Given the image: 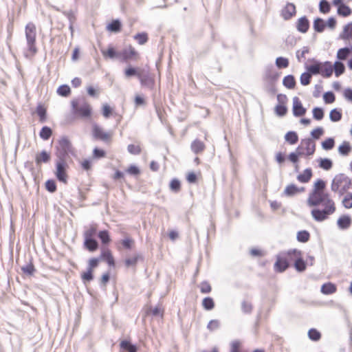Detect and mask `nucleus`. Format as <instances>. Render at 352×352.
Returning a JSON list of instances; mask_svg holds the SVG:
<instances>
[{"instance_id": "1", "label": "nucleus", "mask_w": 352, "mask_h": 352, "mask_svg": "<svg viewBox=\"0 0 352 352\" xmlns=\"http://www.w3.org/2000/svg\"><path fill=\"white\" fill-rule=\"evenodd\" d=\"M325 182L321 179H317L307 200V205L314 208L311 211L312 217L318 222L327 219L336 210L335 201L325 192Z\"/></svg>"}, {"instance_id": "2", "label": "nucleus", "mask_w": 352, "mask_h": 352, "mask_svg": "<svg viewBox=\"0 0 352 352\" xmlns=\"http://www.w3.org/2000/svg\"><path fill=\"white\" fill-rule=\"evenodd\" d=\"M315 151L316 143L310 138L302 139L295 152L289 153L288 160L294 165L295 169L297 170L299 168V157H308L313 155Z\"/></svg>"}, {"instance_id": "3", "label": "nucleus", "mask_w": 352, "mask_h": 352, "mask_svg": "<svg viewBox=\"0 0 352 352\" xmlns=\"http://www.w3.org/2000/svg\"><path fill=\"white\" fill-rule=\"evenodd\" d=\"M25 34L27 41L26 58H33L38 52L36 47V27L32 22H29L25 27Z\"/></svg>"}, {"instance_id": "4", "label": "nucleus", "mask_w": 352, "mask_h": 352, "mask_svg": "<svg viewBox=\"0 0 352 352\" xmlns=\"http://www.w3.org/2000/svg\"><path fill=\"white\" fill-rule=\"evenodd\" d=\"M73 114L78 118L90 120L93 110L91 104L85 100L74 99L71 101Z\"/></svg>"}, {"instance_id": "5", "label": "nucleus", "mask_w": 352, "mask_h": 352, "mask_svg": "<svg viewBox=\"0 0 352 352\" xmlns=\"http://www.w3.org/2000/svg\"><path fill=\"white\" fill-rule=\"evenodd\" d=\"M352 186L351 179L343 173L338 174L333 178L331 188V190L342 195Z\"/></svg>"}, {"instance_id": "6", "label": "nucleus", "mask_w": 352, "mask_h": 352, "mask_svg": "<svg viewBox=\"0 0 352 352\" xmlns=\"http://www.w3.org/2000/svg\"><path fill=\"white\" fill-rule=\"evenodd\" d=\"M91 133L94 138L97 140H100L107 144H110L112 142L113 133L112 131H106L98 124L95 123L92 125Z\"/></svg>"}, {"instance_id": "7", "label": "nucleus", "mask_w": 352, "mask_h": 352, "mask_svg": "<svg viewBox=\"0 0 352 352\" xmlns=\"http://www.w3.org/2000/svg\"><path fill=\"white\" fill-rule=\"evenodd\" d=\"M73 152L72 144L67 137H61L56 146V155L58 159H65L66 156Z\"/></svg>"}, {"instance_id": "8", "label": "nucleus", "mask_w": 352, "mask_h": 352, "mask_svg": "<svg viewBox=\"0 0 352 352\" xmlns=\"http://www.w3.org/2000/svg\"><path fill=\"white\" fill-rule=\"evenodd\" d=\"M69 168V165L67 163L65 159H58L56 162V171L55 175L57 179L63 182V184L67 183L68 179V174L67 169Z\"/></svg>"}, {"instance_id": "9", "label": "nucleus", "mask_w": 352, "mask_h": 352, "mask_svg": "<svg viewBox=\"0 0 352 352\" xmlns=\"http://www.w3.org/2000/svg\"><path fill=\"white\" fill-rule=\"evenodd\" d=\"M139 52L131 45L119 52V60L124 63H129L131 60L137 61L140 60Z\"/></svg>"}, {"instance_id": "10", "label": "nucleus", "mask_w": 352, "mask_h": 352, "mask_svg": "<svg viewBox=\"0 0 352 352\" xmlns=\"http://www.w3.org/2000/svg\"><path fill=\"white\" fill-rule=\"evenodd\" d=\"M290 261L294 262V267L298 272H303L306 270L307 265L302 258L301 251L298 250H289Z\"/></svg>"}, {"instance_id": "11", "label": "nucleus", "mask_w": 352, "mask_h": 352, "mask_svg": "<svg viewBox=\"0 0 352 352\" xmlns=\"http://www.w3.org/2000/svg\"><path fill=\"white\" fill-rule=\"evenodd\" d=\"M289 251L282 255H278L274 265L275 272L281 273L285 271L289 265Z\"/></svg>"}, {"instance_id": "12", "label": "nucleus", "mask_w": 352, "mask_h": 352, "mask_svg": "<svg viewBox=\"0 0 352 352\" xmlns=\"http://www.w3.org/2000/svg\"><path fill=\"white\" fill-rule=\"evenodd\" d=\"M278 104L274 107L275 113L278 116H284L287 113V107L286 106L288 98L286 95L279 94L277 95Z\"/></svg>"}, {"instance_id": "13", "label": "nucleus", "mask_w": 352, "mask_h": 352, "mask_svg": "<svg viewBox=\"0 0 352 352\" xmlns=\"http://www.w3.org/2000/svg\"><path fill=\"white\" fill-rule=\"evenodd\" d=\"M332 4L337 8L338 16L346 18L352 14V9L344 3V0H332Z\"/></svg>"}, {"instance_id": "14", "label": "nucleus", "mask_w": 352, "mask_h": 352, "mask_svg": "<svg viewBox=\"0 0 352 352\" xmlns=\"http://www.w3.org/2000/svg\"><path fill=\"white\" fill-rule=\"evenodd\" d=\"M336 58L340 60H346L349 59L347 65L349 68L352 70V47L340 48L337 52Z\"/></svg>"}, {"instance_id": "15", "label": "nucleus", "mask_w": 352, "mask_h": 352, "mask_svg": "<svg viewBox=\"0 0 352 352\" xmlns=\"http://www.w3.org/2000/svg\"><path fill=\"white\" fill-rule=\"evenodd\" d=\"M293 113L296 117L302 116L306 113V109L302 106L300 100L298 97L293 98Z\"/></svg>"}, {"instance_id": "16", "label": "nucleus", "mask_w": 352, "mask_h": 352, "mask_svg": "<svg viewBox=\"0 0 352 352\" xmlns=\"http://www.w3.org/2000/svg\"><path fill=\"white\" fill-rule=\"evenodd\" d=\"M296 13V6L294 4L288 3L281 11V16L285 20H289L292 18Z\"/></svg>"}, {"instance_id": "17", "label": "nucleus", "mask_w": 352, "mask_h": 352, "mask_svg": "<svg viewBox=\"0 0 352 352\" xmlns=\"http://www.w3.org/2000/svg\"><path fill=\"white\" fill-rule=\"evenodd\" d=\"M305 190L304 187H298L296 184H290L285 187L283 193L287 197H292Z\"/></svg>"}, {"instance_id": "18", "label": "nucleus", "mask_w": 352, "mask_h": 352, "mask_svg": "<svg viewBox=\"0 0 352 352\" xmlns=\"http://www.w3.org/2000/svg\"><path fill=\"white\" fill-rule=\"evenodd\" d=\"M100 258L105 261L109 266H115V259L109 249L102 248L101 249Z\"/></svg>"}, {"instance_id": "19", "label": "nucleus", "mask_w": 352, "mask_h": 352, "mask_svg": "<svg viewBox=\"0 0 352 352\" xmlns=\"http://www.w3.org/2000/svg\"><path fill=\"white\" fill-rule=\"evenodd\" d=\"M352 220L349 215H341L337 220V225L341 230H346L351 226Z\"/></svg>"}, {"instance_id": "20", "label": "nucleus", "mask_w": 352, "mask_h": 352, "mask_svg": "<svg viewBox=\"0 0 352 352\" xmlns=\"http://www.w3.org/2000/svg\"><path fill=\"white\" fill-rule=\"evenodd\" d=\"M51 159V155L46 151H42L37 153L35 155V162L36 166H41L42 163H47Z\"/></svg>"}, {"instance_id": "21", "label": "nucleus", "mask_w": 352, "mask_h": 352, "mask_svg": "<svg viewBox=\"0 0 352 352\" xmlns=\"http://www.w3.org/2000/svg\"><path fill=\"white\" fill-rule=\"evenodd\" d=\"M120 352H138V347L126 340L120 342Z\"/></svg>"}, {"instance_id": "22", "label": "nucleus", "mask_w": 352, "mask_h": 352, "mask_svg": "<svg viewBox=\"0 0 352 352\" xmlns=\"http://www.w3.org/2000/svg\"><path fill=\"white\" fill-rule=\"evenodd\" d=\"M101 53L104 58L119 59V52L113 46L109 45L107 49L102 50Z\"/></svg>"}, {"instance_id": "23", "label": "nucleus", "mask_w": 352, "mask_h": 352, "mask_svg": "<svg viewBox=\"0 0 352 352\" xmlns=\"http://www.w3.org/2000/svg\"><path fill=\"white\" fill-rule=\"evenodd\" d=\"M296 28L298 32L306 33L309 28V21L306 16L300 17L296 22Z\"/></svg>"}, {"instance_id": "24", "label": "nucleus", "mask_w": 352, "mask_h": 352, "mask_svg": "<svg viewBox=\"0 0 352 352\" xmlns=\"http://www.w3.org/2000/svg\"><path fill=\"white\" fill-rule=\"evenodd\" d=\"M333 66L331 62L326 61L321 63L320 75L329 78L333 74Z\"/></svg>"}, {"instance_id": "25", "label": "nucleus", "mask_w": 352, "mask_h": 352, "mask_svg": "<svg viewBox=\"0 0 352 352\" xmlns=\"http://www.w3.org/2000/svg\"><path fill=\"white\" fill-rule=\"evenodd\" d=\"M192 151L195 154L203 153L206 149V144L199 139H195L190 145Z\"/></svg>"}, {"instance_id": "26", "label": "nucleus", "mask_w": 352, "mask_h": 352, "mask_svg": "<svg viewBox=\"0 0 352 352\" xmlns=\"http://www.w3.org/2000/svg\"><path fill=\"white\" fill-rule=\"evenodd\" d=\"M313 176V172L311 168H307L305 169L302 173H300L297 176V179L300 183H308Z\"/></svg>"}, {"instance_id": "27", "label": "nucleus", "mask_w": 352, "mask_h": 352, "mask_svg": "<svg viewBox=\"0 0 352 352\" xmlns=\"http://www.w3.org/2000/svg\"><path fill=\"white\" fill-rule=\"evenodd\" d=\"M320 291L324 295H331L336 292L337 286L333 283L328 282L321 286Z\"/></svg>"}, {"instance_id": "28", "label": "nucleus", "mask_w": 352, "mask_h": 352, "mask_svg": "<svg viewBox=\"0 0 352 352\" xmlns=\"http://www.w3.org/2000/svg\"><path fill=\"white\" fill-rule=\"evenodd\" d=\"M338 151L340 155L342 156H348L352 151V146L349 142L344 141L338 146Z\"/></svg>"}, {"instance_id": "29", "label": "nucleus", "mask_w": 352, "mask_h": 352, "mask_svg": "<svg viewBox=\"0 0 352 352\" xmlns=\"http://www.w3.org/2000/svg\"><path fill=\"white\" fill-rule=\"evenodd\" d=\"M327 27L326 21L321 18H316L313 23V28L315 32L321 33L324 31Z\"/></svg>"}, {"instance_id": "30", "label": "nucleus", "mask_w": 352, "mask_h": 352, "mask_svg": "<svg viewBox=\"0 0 352 352\" xmlns=\"http://www.w3.org/2000/svg\"><path fill=\"white\" fill-rule=\"evenodd\" d=\"M342 61L343 60H340L338 59V60H336L334 64L332 65L333 72H334L335 76L336 77H339L345 72V66Z\"/></svg>"}, {"instance_id": "31", "label": "nucleus", "mask_w": 352, "mask_h": 352, "mask_svg": "<svg viewBox=\"0 0 352 352\" xmlns=\"http://www.w3.org/2000/svg\"><path fill=\"white\" fill-rule=\"evenodd\" d=\"M36 113L39 117L41 122H44L47 120V108L43 104H38L36 108Z\"/></svg>"}, {"instance_id": "32", "label": "nucleus", "mask_w": 352, "mask_h": 352, "mask_svg": "<svg viewBox=\"0 0 352 352\" xmlns=\"http://www.w3.org/2000/svg\"><path fill=\"white\" fill-rule=\"evenodd\" d=\"M340 38L343 40H349L352 38V22L347 23L343 28L340 34Z\"/></svg>"}, {"instance_id": "33", "label": "nucleus", "mask_w": 352, "mask_h": 352, "mask_svg": "<svg viewBox=\"0 0 352 352\" xmlns=\"http://www.w3.org/2000/svg\"><path fill=\"white\" fill-rule=\"evenodd\" d=\"M120 245H121L122 248L124 249L131 250L134 245V240L129 237H126L121 240L119 244L117 245V249L119 251L122 250V248L120 246Z\"/></svg>"}, {"instance_id": "34", "label": "nucleus", "mask_w": 352, "mask_h": 352, "mask_svg": "<svg viewBox=\"0 0 352 352\" xmlns=\"http://www.w3.org/2000/svg\"><path fill=\"white\" fill-rule=\"evenodd\" d=\"M84 245L89 252H94L98 248V243L94 239H85Z\"/></svg>"}, {"instance_id": "35", "label": "nucleus", "mask_w": 352, "mask_h": 352, "mask_svg": "<svg viewBox=\"0 0 352 352\" xmlns=\"http://www.w3.org/2000/svg\"><path fill=\"white\" fill-rule=\"evenodd\" d=\"M283 84L286 88L293 89L296 87V79L294 76L287 75L284 77L283 80Z\"/></svg>"}, {"instance_id": "36", "label": "nucleus", "mask_w": 352, "mask_h": 352, "mask_svg": "<svg viewBox=\"0 0 352 352\" xmlns=\"http://www.w3.org/2000/svg\"><path fill=\"white\" fill-rule=\"evenodd\" d=\"M321 63L317 61H314L312 64H310L307 67V70L311 75L320 74Z\"/></svg>"}, {"instance_id": "37", "label": "nucleus", "mask_w": 352, "mask_h": 352, "mask_svg": "<svg viewBox=\"0 0 352 352\" xmlns=\"http://www.w3.org/2000/svg\"><path fill=\"white\" fill-rule=\"evenodd\" d=\"M141 73L142 72L140 69L136 67H133L131 65L128 66L124 71V76L126 78H130L134 76L138 78Z\"/></svg>"}, {"instance_id": "38", "label": "nucleus", "mask_w": 352, "mask_h": 352, "mask_svg": "<svg viewBox=\"0 0 352 352\" xmlns=\"http://www.w3.org/2000/svg\"><path fill=\"white\" fill-rule=\"evenodd\" d=\"M98 236L103 245H109L111 241L108 230H101L98 233Z\"/></svg>"}, {"instance_id": "39", "label": "nucleus", "mask_w": 352, "mask_h": 352, "mask_svg": "<svg viewBox=\"0 0 352 352\" xmlns=\"http://www.w3.org/2000/svg\"><path fill=\"white\" fill-rule=\"evenodd\" d=\"M140 259H142V256L139 254H135L131 257L126 258L124 260V265L127 267H135Z\"/></svg>"}, {"instance_id": "40", "label": "nucleus", "mask_w": 352, "mask_h": 352, "mask_svg": "<svg viewBox=\"0 0 352 352\" xmlns=\"http://www.w3.org/2000/svg\"><path fill=\"white\" fill-rule=\"evenodd\" d=\"M133 38L138 42L139 45H144L146 44L148 41V35L146 32H140L136 34Z\"/></svg>"}, {"instance_id": "41", "label": "nucleus", "mask_w": 352, "mask_h": 352, "mask_svg": "<svg viewBox=\"0 0 352 352\" xmlns=\"http://www.w3.org/2000/svg\"><path fill=\"white\" fill-rule=\"evenodd\" d=\"M318 7L322 14H326L331 11V4L327 0H320Z\"/></svg>"}, {"instance_id": "42", "label": "nucleus", "mask_w": 352, "mask_h": 352, "mask_svg": "<svg viewBox=\"0 0 352 352\" xmlns=\"http://www.w3.org/2000/svg\"><path fill=\"white\" fill-rule=\"evenodd\" d=\"M285 140L290 144L293 145L298 142V136L294 131H289L285 135Z\"/></svg>"}, {"instance_id": "43", "label": "nucleus", "mask_w": 352, "mask_h": 352, "mask_svg": "<svg viewBox=\"0 0 352 352\" xmlns=\"http://www.w3.org/2000/svg\"><path fill=\"white\" fill-rule=\"evenodd\" d=\"M318 162H319L320 168H321L325 170H330L333 166L332 161L328 158H320L318 160Z\"/></svg>"}, {"instance_id": "44", "label": "nucleus", "mask_w": 352, "mask_h": 352, "mask_svg": "<svg viewBox=\"0 0 352 352\" xmlns=\"http://www.w3.org/2000/svg\"><path fill=\"white\" fill-rule=\"evenodd\" d=\"M107 30L110 32H118L121 30V23L119 20H113L107 27Z\"/></svg>"}, {"instance_id": "45", "label": "nucleus", "mask_w": 352, "mask_h": 352, "mask_svg": "<svg viewBox=\"0 0 352 352\" xmlns=\"http://www.w3.org/2000/svg\"><path fill=\"white\" fill-rule=\"evenodd\" d=\"M341 109H333L329 113V118L332 122H338L342 119Z\"/></svg>"}, {"instance_id": "46", "label": "nucleus", "mask_w": 352, "mask_h": 352, "mask_svg": "<svg viewBox=\"0 0 352 352\" xmlns=\"http://www.w3.org/2000/svg\"><path fill=\"white\" fill-rule=\"evenodd\" d=\"M97 230L96 225H91L84 232L85 239H94L97 233Z\"/></svg>"}, {"instance_id": "47", "label": "nucleus", "mask_w": 352, "mask_h": 352, "mask_svg": "<svg viewBox=\"0 0 352 352\" xmlns=\"http://www.w3.org/2000/svg\"><path fill=\"white\" fill-rule=\"evenodd\" d=\"M201 304L206 310H212L214 307V301L211 297L204 298Z\"/></svg>"}, {"instance_id": "48", "label": "nucleus", "mask_w": 352, "mask_h": 352, "mask_svg": "<svg viewBox=\"0 0 352 352\" xmlns=\"http://www.w3.org/2000/svg\"><path fill=\"white\" fill-rule=\"evenodd\" d=\"M308 337L310 340L314 342H317L321 338V333L316 329H310L308 331Z\"/></svg>"}, {"instance_id": "49", "label": "nucleus", "mask_w": 352, "mask_h": 352, "mask_svg": "<svg viewBox=\"0 0 352 352\" xmlns=\"http://www.w3.org/2000/svg\"><path fill=\"white\" fill-rule=\"evenodd\" d=\"M310 239V234L307 230H301L297 233V240L301 243H306Z\"/></svg>"}, {"instance_id": "50", "label": "nucleus", "mask_w": 352, "mask_h": 352, "mask_svg": "<svg viewBox=\"0 0 352 352\" xmlns=\"http://www.w3.org/2000/svg\"><path fill=\"white\" fill-rule=\"evenodd\" d=\"M52 135V129L48 126H43L39 133L41 138L47 140Z\"/></svg>"}, {"instance_id": "51", "label": "nucleus", "mask_w": 352, "mask_h": 352, "mask_svg": "<svg viewBox=\"0 0 352 352\" xmlns=\"http://www.w3.org/2000/svg\"><path fill=\"white\" fill-rule=\"evenodd\" d=\"M128 151L132 155H139L142 152V148L138 144H129L127 146Z\"/></svg>"}, {"instance_id": "52", "label": "nucleus", "mask_w": 352, "mask_h": 352, "mask_svg": "<svg viewBox=\"0 0 352 352\" xmlns=\"http://www.w3.org/2000/svg\"><path fill=\"white\" fill-rule=\"evenodd\" d=\"M170 189L174 192H178L181 190V182L178 179H173L169 184Z\"/></svg>"}, {"instance_id": "53", "label": "nucleus", "mask_w": 352, "mask_h": 352, "mask_svg": "<svg viewBox=\"0 0 352 352\" xmlns=\"http://www.w3.org/2000/svg\"><path fill=\"white\" fill-rule=\"evenodd\" d=\"M126 173L130 175L138 177L140 175L141 170L138 166L135 165H130L126 169Z\"/></svg>"}, {"instance_id": "54", "label": "nucleus", "mask_w": 352, "mask_h": 352, "mask_svg": "<svg viewBox=\"0 0 352 352\" xmlns=\"http://www.w3.org/2000/svg\"><path fill=\"white\" fill-rule=\"evenodd\" d=\"M80 277L82 280L85 283L87 282H90L94 278V272L87 269V271L83 272L80 274Z\"/></svg>"}, {"instance_id": "55", "label": "nucleus", "mask_w": 352, "mask_h": 352, "mask_svg": "<svg viewBox=\"0 0 352 352\" xmlns=\"http://www.w3.org/2000/svg\"><path fill=\"white\" fill-rule=\"evenodd\" d=\"M22 272L28 276H32L36 271L34 264L30 262L28 265L21 267Z\"/></svg>"}, {"instance_id": "56", "label": "nucleus", "mask_w": 352, "mask_h": 352, "mask_svg": "<svg viewBox=\"0 0 352 352\" xmlns=\"http://www.w3.org/2000/svg\"><path fill=\"white\" fill-rule=\"evenodd\" d=\"M57 93L61 96L67 97L70 95L71 89L68 85H63L58 88Z\"/></svg>"}, {"instance_id": "57", "label": "nucleus", "mask_w": 352, "mask_h": 352, "mask_svg": "<svg viewBox=\"0 0 352 352\" xmlns=\"http://www.w3.org/2000/svg\"><path fill=\"white\" fill-rule=\"evenodd\" d=\"M334 146L335 141L332 138H327L322 142V147L324 150H331L334 147Z\"/></svg>"}, {"instance_id": "58", "label": "nucleus", "mask_w": 352, "mask_h": 352, "mask_svg": "<svg viewBox=\"0 0 352 352\" xmlns=\"http://www.w3.org/2000/svg\"><path fill=\"white\" fill-rule=\"evenodd\" d=\"M276 65L280 69L287 68L289 66V60L286 58L278 57L276 60Z\"/></svg>"}, {"instance_id": "59", "label": "nucleus", "mask_w": 352, "mask_h": 352, "mask_svg": "<svg viewBox=\"0 0 352 352\" xmlns=\"http://www.w3.org/2000/svg\"><path fill=\"white\" fill-rule=\"evenodd\" d=\"M311 74L308 72L302 73L300 76V80L302 85H308L311 82Z\"/></svg>"}, {"instance_id": "60", "label": "nucleus", "mask_w": 352, "mask_h": 352, "mask_svg": "<svg viewBox=\"0 0 352 352\" xmlns=\"http://www.w3.org/2000/svg\"><path fill=\"white\" fill-rule=\"evenodd\" d=\"M201 177V173H199L198 175L194 172H189L186 174V178L188 183L195 184L197 182L198 177Z\"/></svg>"}, {"instance_id": "61", "label": "nucleus", "mask_w": 352, "mask_h": 352, "mask_svg": "<svg viewBox=\"0 0 352 352\" xmlns=\"http://www.w3.org/2000/svg\"><path fill=\"white\" fill-rule=\"evenodd\" d=\"M323 99L325 103L331 104L335 102L336 96L331 91H328L324 94Z\"/></svg>"}, {"instance_id": "62", "label": "nucleus", "mask_w": 352, "mask_h": 352, "mask_svg": "<svg viewBox=\"0 0 352 352\" xmlns=\"http://www.w3.org/2000/svg\"><path fill=\"white\" fill-rule=\"evenodd\" d=\"M100 263L99 258H91L88 261V267L87 269L94 272L95 268H96Z\"/></svg>"}, {"instance_id": "63", "label": "nucleus", "mask_w": 352, "mask_h": 352, "mask_svg": "<svg viewBox=\"0 0 352 352\" xmlns=\"http://www.w3.org/2000/svg\"><path fill=\"white\" fill-rule=\"evenodd\" d=\"M342 204L346 208H352V193H348L344 197L342 200Z\"/></svg>"}, {"instance_id": "64", "label": "nucleus", "mask_w": 352, "mask_h": 352, "mask_svg": "<svg viewBox=\"0 0 352 352\" xmlns=\"http://www.w3.org/2000/svg\"><path fill=\"white\" fill-rule=\"evenodd\" d=\"M199 288L202 294H209L212 291L211 285L206 281L201 283Z\"/></svg>"}]
</instances>
